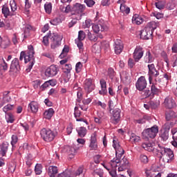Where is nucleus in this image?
Masks as SVG:
<instances>
[{
  "mask_svg": "<svg viewBox=\"0 0 177 177\" xmlns=\"http://www.w3.org/2000/svg\"><path fill=\"white\" fill-rule=\"evenodd\" d=\"M34 47H32V46H29L26 52H21L19 60L21 62L24 59L26 64L30 63L28 68H26L27 73H30V71H31V68H32V66L35 63V57H34Z\"/></svg>",
  "mask_w": 177,
  "mask_h": 177,
  "instance_id": "1",
  "label": "nucleus"
},
{
  "mask_svg": "<svg viewBox=\"0 0 177 177\" xmlns=\"http://www.w3.org/2000/svg\"><path fill=\"white\" fill-rule=\"evenodd\" d=\"M40 135L44 142H52L57 136V131L44 128L40 131Z\"/></svg>",
  "mask_w": 177,
  "mask_h": 177,
  "instance_id": "2",
  "label": "nucleus"
},
{
  "mask_svg": "<svg viewBox=\"0 0 177 177\" xmlns=\"http://www.w3.org/2000/svg\"><path fill=\"white\" fill-rule=\"evenodd\" d=\"M158 133V126L153 125V127L143 130L142 135L143 139H154Z\"/></svg>",
  "mask_w": 177,
  "mask_h": 177,
  "instance_id": "3",
  "label": "nucleus"
},
{
  "mask_svg": "<svg viewBox=\"0 0 177 177\" xmlns=\"http://www.w3.org/2000/svg\"><path fill=\"white\" fill-rule=\"evenodd\" d=\"M49 39L50 41L51 49H56L62 45V39L63 37L57 33H48Z\"/></svg>",
  "mask_w": 177,
  "mask_h": 177,
  "instance_id": "4",
  "label": "nucleus"
},
{
  "mask_svg": "<svg viewBox=\"0 0 177 177\" xmlns=\"http://www.w3.org/2000/svg\"><path fill=\"white\" fill-rule=\"evenodd\" d=\"M115 150V156H116V159L113 158V160H111V167H117V164H120V158L124 156V153H125V151L124 149L122 148L121 145L120 144H118V147Z\"/></svg>",
  "mask_w": 177,
  "mask_h": 177,
  "instance_id": "5",
  "label": "nucleus"
},
{
  "mask_svg": "<svg viewBox=\"0 0 177 177\" xmlns=\"http://www.w3.org/2000/svg\"><path fill=\"white\" fill-rule=\"evenodd\" d=\"M86 6L84 4L80 3H76L72 7V16H75L76 17H81V13L85 11Z\"/></svg>",
  "mask_w": 177,
  "mask_h": 177,
  "instance_id": "6",
  "label": "nucleus"
},
{
  "mask_svg": "<svg viewBox=\"0 0 177 177\" xmlns=\"http://www.w3.org/2000/svg\"><path fill=\"white\" fill-rule=\"evenodd\" d=\"M148 75L149 81L151 82L153 78H157L160 75V71L156 68V65L154 64H148Z\"/></svg>",
  "mask_w": 177,
  "mask_h": 177,
  "instance_id": "7",
  "label": "nucleus"
},
{
  "mask_svg": "<svg viewBox=\"0 0 177 177\" xmlns=\"http://www.w3.org/2000/svg\"><path fill=\"white\" fill-rule=\"evenodd\" d=\"M112 117L111 118V122L117 125L120 121H121V109L116 108L111 111Z\"/></svg>",
  "mask_w": 177,
  "mask_h": 177,
  "instance_id": "8",
  "label": "nucleus"
},
{
  "mask_svg": "<svg viewBox=\"0 0 177 177\" xmlns=\"http://www.w3.org/2000/svg\"><path fill=\"white\" fill-rule=\"evenodd\" d=\"M93 31L95 32V34H98L100 31L103 32V31H107L108 28L106 24H104V21L100 20L97 24H94L92 26Z\"/></svg>",
  "mask_w": 177,
  "mask_h": 177,
  "instance_id": "9",
  "label": "nucleus"
},
{
  "mask_svg": "<svg viewBox=\"0 0 177 177\" xmlns=\"http://www.w3.org/2000/svg\"><path fill=\"white\" fill-rule=\"evenodd\" d=\"M21 70L19 59L15 58L10 64L9 73L11 74H17Z\"/></svg>",
  "mask_w": 177,
  "mask_h": 177,
  "instance_id": "10",
  "label": "nucleus"
},
{
  "mask_svg": "<svg viewBox=\"0 0 177 177\" xmlns=\"http://www.w3.org/2000/svg\"><path fill=\"white\" fill-rule=\"evenodd\" d=\"M147 86V81L146 80V77H145V76L140 77L136 83V89L140 91V92H142V91H145V89H146Z\"/></svg>",
  "mask_w": 177,
  "mask_h": 177,
  "instance_id": "11",
  "label": "nucleus"
},
{
  "mask_svg": "<svg viewBox=\"0 0 177 177\" xmlns=\"http://www.w3.org/2000/svg\"><path fill=\"white\" fill-rule=\"evenodd\" d=\"M84 88L87 95L95 91V83H93V80L91 78L86 79Z\"/></svg>",
  "mask_w": 177,
  "mask_h": 177,
  "instance_id": "12",
  "label": "nucleus"
},
{
  "mask_svg": "<svg viewBox=\"0 0 177 177\" xmlns=\"http://www.w3.org/2000/svg\"><path fill=\"white\" fill-rule=\"evenodd\" d=\"M144 53H145V51L143 50V48L140 46H137L135 48L134 52L133 53V57L134 59V62L138 63V62H139V60H140V59L143 57Z\"/></svg>",
  "mask_w": 177,
  "mask_h": 177,
  "instance_id": "13",
  "label": "nucleus"
},
{
  "mask_svg": "<svg viewBox=\"0 0 177 177\" xmlns=\"http://www.w3.org/2000/svg\"><path fill=\"white\" fill-rule=\"evenodd\" d=\"M59 73V68L56 65L50 66L45 71L46 77H55Z\"/></svg>",
  "mask_w": 177,
  "mask_h": 177,
  "instance_id": "14",
  "label": "nucleus"
},
{
  "mask_svg": "<svg viewBox=\"0 0 177 177\" xmlns=\"http://www.w3.org/2000/svg\"><path fill=\"white\" fill-rule=\"evenodd\" d=\"M164 104L166 109H176V102H175V100L172 98L171 96H168L165 99Z\"/></svg>",
  "mask_w": 177,
  "mask_h": 177,
  "instance_id": "15",
  "label": "nucleus"
},
{
  "mask_svg": "<svg viewBox=\"0 0 177 177\" xmlns=\"http://www.w3.org/2000/svg\"><path fill=\"white\" fill-rule=\"evenodd\" d=\"M140 37L141 39H150V38H153V32L145 26V28L140 31Z\"/></svg>",
  "mask_w": 177,
  "mask_h": 177,
  "instance_id": "16",
  "label": "nucleus"
},
{
  "mask_svg": "<svg viewBox=\"0 0 177 177\" xmlns=\"http://www.w3.org/2000/svg\"><path fill=\"white\" fill-rule=\"evenodd\" d=\"M96 136H97V135L96 134V132H94L91 135V140H90V145H89L90 150L96 151L98 149L97 139L96 138Z\"/></svg>",
  "mask_w": 177,
  "mask_h": 177,
  "instance_id": "17",
  "label": "nucleus"
},
{
  "mask_svg": "<svg viewBox=\"0 0 177 177\" xmlns=\"http://www.w3.org/2000/svg\"><path fill=\"white\" fill-rule=\"evenodd\" d=\"M123 49H124V45H122V41H121V40L120 39H117L115 41V44H114L115 53H116V55H120L121 52H122Z\"/></svg>",
  "mask_w": 177,
  "mask_h": 177,
  "instance_id": "18",
  "label": "nucleus"
},
{
  "mask_svg": "<svg viewBox=\"0 0 177 177\" xmlns=\"http://www.w3.org/2000/svg\"><path fill=\"white\" fill-rule=\"evenodd\" d=\"M100 84L102 88V90L99 91L100 95H106L107 93V83L104 79H101L100 80Z\"/></svg>",
  "mask_w": 177,
  "mask_h": 177,
  "instance_id": "19",
  "label": "nucleus"
},
{
  "mask_svg": "<svg viewBox=\"0 0 177 177\" xmlns=\"http://www.w3.org/2000/svg\"><path fill=\"white\" fill-rule=\"evenodd\" d=\"M154 56L151 54L150 50L147 51L145 57H144V62L145 63L150 64L154 62Z\"/></svg>",
  "mask_w": 177,
  "mask_h": 177,
  "instance_id": "20",
  "label": "nucleus"
},
{
  "mask_svg": "<svg viewBox=\"0 0 177 177\" xmlns=\"http://www.w3.org/2000/svg\"><path fill=\"white\" fill-rule=\"evenodd\" d=\"M8 149H9V143L6 142H3L0 147V153L2 157H5L6 156V153H8Z\"/></svg>",
  "mask_w": 177,
  "mask_h": 177,
  "instance_id": "21",
  "label": "nucleus"
},
{
  "mask_svg": "<svg viewBox=\"0 0 177 177\" xmlns=\"http://www.w3.org/2000/svg\"><path fill=\"white\" fill-rule=\"evenodd\" d=\"M58 169L56 166H50L48 169V174L50 177H56L57 175Z\"/></svg>",
  "mask_w": 177,
  "mask_h": 177,
  "instance_id": "22",
  "label": "nucleus"
},
{
  "mask_svg": "<svg viewBox=\"0 0 177 177\" xmlns=\"http://www.w3.org/2000/svg\"><path fill=\"white\" fill-rule=\"evenodd\" d=\"M53 114H55V110L53 108H50L44 111V117L46 120H50L53 117Z\"/></svg>",
  "mask_w": 177,
  "mask_h": 177,
  "instance_id": "23",
  "label": "nucleus"
},
{
  "mask_svg": "<svg viewBox=\"0 0 177 177\" xmlns=\"http://www.w3.org/2000/svg\"><path fill=\"white\" fill-rule=\"evenodd\" d=\"M1 10L4 17H8V16H15V13L10 12L9 7L6 5L3 6Z\"/></svg>",
  "mask_w": 177,
  "mask_h": 177,
  "instance_id": "24",
  "label": "nucleus"
},
{
  "mask_svg": "<svg viewBox=\"0 0 177 177\" xmlns=\"http://www.w3.org/2000/svg\"><path fill=\"white\" fill-rule=\"evenodd\" d=\"M176 113L174 111H167L165 113V118L167 121H171V120H174V118H176Z\"/></svg>",
  "mask_w": 177,
  "mask_h": 177,
  "instance_id": "25",
  "label": "nucleus"
},
{
  "mask_svg": "<svg viewBox=\"0 0 177 177\" xmlns=\"http://www.w3.org/2000/svg\"><path fill=\"white\" fill-rule=\"evenodd\" d=\"M71 70H73V67L70 64H65L62 67V71L64 74H66V75H67V77H70V73H71Z\"/></svg>",
  "mask_w": 177,
  "mask_h": 177,
  "instance_id": "26",
  "label": "nucleus"
},
{
  "mask_svg": "<svg viewBox=\"0 0 177 177\" xmlns=\"http://www.w3.org/2000/svg\"><path fill=\"white\" fill-rule=\"evenodd\" d=\"M132 21L133 24H137L138 26L142 24L143 23L144 19L142 17L139 16L138 15H133L132 18Z\"/></svg>",
  "mask_w": 177,
  "mask_h": 177,
  "instance_id": "27",
  "label": "nucleus"
},
{
  "mask_svg": "<svg viewBox=\"0 0 177 177\" xmlns=\"http://www.w3.org/2000/svg\"><path fill=\"white\" fill-rule=\"evenodd\" d=\"M159 26L160 24H158V22L151 21L148 23L145 27L151 30V31L153 32V31H154V30H156V28H157Z\"/></svg>",
  "mask_w": 177,
  "mask_h": 177,
  "instance_id": "28",
  "label": "nucleus"
},
{
  "mask_svg": "<svg viewBox=\"0 0 177 177\" xmlns=\"http://www.w3.org/2000/svg\"><path fill=\"white\" fill-rule=\"evenodd\" d=\"M142 147L145 149V150H147V151H154V143L151 142H146L142 144Z\"/></svg>",
  "mask_w": 177,
  "mask_h": 177,
  "instance_id": "29",
  "label": "nucleus"
},
{
  "mask_svg": "<svg viewBox=\"0 0 177 177\" xmlns=\"http://www.w3.org/2000/svg\"><path fill=\"white\" fill-rule=\"evenodd\" d=\"M28 107L30 109L32 113H37L38 112V109H39L38 102H37L35 101H32L29 104Z\"/></svg>",
  "mask_w": 177,
  "mask_h": 177,
  "instance_id": "30",
  "label": "nucleus"
},
{
  "mask_svg": "<svg viewBox=\"0 0 177 177\" xmlns=\"http://www.w3.org/2000/svg\"><path fill=\"white\" fill-rule=\"evenodd\" d=\"M10 46V39L6 38L4 40H1V44L0 48L2 49H6Z\"/></svg>",
  "mask_w": 177,
  "mask_h": 177,
  "instance_id": "31",
  "label": "nucleus"
},
{
  "mask_svg": "<svg viewBox=\"0 0 177 177\" xmlns=\"http://www.w3.org/2000/svg\"><path fill=\"white\" fill-rule=\"evenodd\" d=\"M167 149L162 145L158 144L157 151L158 153H160L161 154L160 158L162 157V156H165V153L167 152Z\"/></svg>",
  "mask_w": 177,
  "mask_h": 177,
  "instance_id": "32",
  "label": "nucleus"
},
{
  "mask_svg": "<svg viewBox=\"0 0 177 177\" xmlns=\"http://www.w3.org/2000/svg\"><path fill=\"white\" fill-rule=\"evenodd\" d=\"M77 132L80 138H85L87 130L86 128L81 127L79 128V129H77Z\"/></svg>",
  "mask_w": 177,
  "mask_h": 177,
  "instance_id": "33",
  "label": "nucleus"
},
{
  "mask_svg": "<svg viewBox=\"0 0 177 177\" xmlns=\"http://www.w3.org/2000/svg\"><path fill=\"white\" fill-rule=\"evenodd\" d=\"M120 9L122 13H125L126 15H129L131 12V9L129 8V7H127V6H125V3H121Z\"/></svg>",
  "mask_w": 177,
  "mask_h": 177,
  "instance_id": "34",
  "label": "nucleus"
},
{
  "mask_svg": "<svg viewBox=\"0 0 177 177\" xmlns=\"http://www.w3.org/2000/svg\"><path fill=\"white\" fill-rule=\"evenodd\" d=\"M160 138H161L162 140L164 142L168 140V138H169V131L165 130L162 131Z\"/></svg>",
  "mask_w": 177,
  "mask_h": 177,
  "instance_id": "35",
  "label": "nucleus"
},
{
  "mask_svg": "<svg viewBox=\"0 0 177 177\" xmlns=\"http://www.w3.org/2000/svg\"><path fill=\"white\" fill-rule=\"evenodd\" d=\"M161 92V90H160L156 85L152 84L151 86V93L152 94V97H154V95H158Z\"/></svg>",
  "mask_w": 177,
  "mask_h": 177,
  "instance_id": "36",
  "label": "nucleus"
},
{
  "mask_svg": "<svg viewBox=\"0 0 177 177\" xmlns=\"http://www.w3.org/2000/svg\"><path fill=\"white\" fill-rule=\"evenodd\" d=\"M44 10L47 15H50L52 13V3L46 2L44 4Z\"/></svg>",
  "mask_w": 177,
  "mask_h": 177,
  "instance_id": "37",
  "label": "nucleus"
},
{
  "mask_svg": "<svg viewBox=\"0 0 177 177\" xmlns=\"http://www.w3.org/2000/svg\"><path fill=\"white\" fill-rule=\"evenodd\" d=\"M176 6H177V1H172L171 2H169L167 4V9H168V10H172L175 9Z\"/></svg>",
  "mask_w": 177,
  "mask_h": 177,
  "instance_id": "38",
  "label": "nucleus"
},
{
  "mask_svg": "<svg viewBox=\"0 0 177 177\" xmlns=\"http://www.w3.org/2000/svg\"><path fill=\"white\" fill-rule=\"evenodd\" d=\"M174 125H175V122H167L163 126V128H164L163 131H167V132H169V129H171V128H172Z\"/></svg>",
  "mask_w": 177,
  "mask_h": 177,
  "instance_id": "39",
  "label": "nucleus"
},
{
  "mask_svg": "<svg viewBox=\"0 0 177 177\" xmlns=\"http://www.w3.org/2000/svg\"><path fill=\"white\" fill-rule=\"evenodd\" d=\"M87 37L92 42H96L97 41V35L91 34L89 30H87Z\"/></svg>",
  "mask_w": 177,
  "mask_h": 177,
  "instance_id": "40",
  "label": "nucleus"
},
{
  "mask_svg": "<svg viewBox=\"0 0 177 177\" xmlns=\"http://www.w3.org/2000/svg\"><path fill=\"white\" fill-rule=\"evenodd\" d=\"M31 30H32V26H31L30 25H27L25 27L24 38L26 39L27 38V37L30 36V31H31Z\"/></svg>",
  "mask_w": 177,
  "mask_h": 177,
  "instance_id": "41",
  "label": "nucleus"
},
{
  "mask_svg": "<svg viewBox=\"0 0 177 177\" xmlns=\"http://www.w3.org/2000/svg\"><path fill=\"white\" fill-rule=\"evenodd\" d=\"M35 172L36 175H41L42 174V165L37 164L35 167Z\"/></svg>",
  "mask_w": 177,
  "mask_h": 177,
  "instance_id": "42",
  "label": "nucleus"
},
{
  "mask_svg": "<svg viewBox=\"0 0 177 177\" xmlns=\"http://www.w3.org/2000/svg\"><path fill=\"white\" fill-rule=\"evenodd\" d=\"M10 6L11 8L12 13H15V12L17 10V4L16 3V1H15V0H11L10 1Z\"/></svg>",
  "mask_w": 177,
  "mask_h": 177,
  "instance_id": "43",
  "label": "nucleus"
},
{
  "mask_svg": "<svg viewBox=\"0 0 177 177\" xmlns=\"http://www.w3.org/2000/svg\"><path fill=\"white\" fill-rule=\"evenodd\" d=\"M6 118L7 120V122H10V124H13L15 121V117L13 114L11 113H6Z\"/></svg>",
  "mask_w": 177,
  "mask_h": 177,
  "instance_id": "44",
  "label": "nucleus"
},
{
  "mask_svg": "<svg viewBox=\"0 0 177 177\" xmlns=\"http://www.w3.org/2000/svg\"><path fill=\"white\" fill-rule=\"evenodd\" d=\"M131 142H133V143H138L140 141V138L138 136H136L135 133H132L130 137Z\"/></svg>",
  "mask_w": 177,
  "mask_h": 177,
  "instance_id": "45",
  "label": "nucleus"
},
{
  "mask_svg": "<svg viewBox=\"0 0 177 177\" xmlns=\"http://www.w3.org/2000/svg\"><path fill=\"white\" fill-rule=\"evenodd\" d=\"M143 96L144 97H145V99H147V97H149V99H153V95L151 94V91L149 89H145L144 91Z\"/></svg>",
  "mask_w": 177,
  "mask_h": 177,
  "instance_id": "46",
  "label": "nucleus"
},
{
  "mask_svg": "<svg viewBox=\"0 0 177 177\" xmlns=\"http://www.w3.org/2000/svg\"><path fill=\"white\" fill-rule=\"evenodd\" d=\"M155 6L157 8V9H159L160 10H161L162 9H164L165 8V2L158 1L155 3Z\"/></svg>",
  "mask_w": 177,
  "mask_h": 177,
  "instance_id": "47",
  "label": "nucleus"
},
{
  "mask_svg": "<svg viewBox=\"0 0 177 177\" xmlns=\"http://www.w3.org/2000/svg\"><path fill=\"white\" fill-rule=\"evenodd\" d=\"M73 20L68 23V27L69 28H71V27H74V26H75V24H77V20H78L80 19V17H73Z\"/></svg>",
  "mask_w": 177,
  "mask_h": 177,
  "instance_id": "48",
  "label": "nucleus"
},
{
  "mask_svg": "<svg viewBox=\"0 0 177 177\" xmlns=\"http://www.w3.org/2000/svg\"><path fill=\"white\" fill-rule=\"evenodd\" d=\"M68 52H70V48H68V46H64V48L62 50V53H61V55H59L61 58L64 57L65 56L67 55V53H68Z\"/></svg>",
  "mask_w": 177,
  "mask_h": 177,
  "instance_id": "49",
  "label": "nucleus"
},
{
  "mask_svg": "<svg viewBox=\"0 0 177 177\" xmlns=\"http://www.w3.org/2000/svg\"><path fill=\"white\" fill-rule=\"evenodd\" d=\"M13 109H15V105L7 104L3 108V111L6 113L8 111H11V110H13Z\"/></svg>",
  "mask_w": 177,
  "mask_h": 177,
  "instance_id": "50",
  "label": "nucleus"
},
{
  "mask_svg": "<svg viewBox=\"0 0 177 177\" xmlns=\"http://www.w3.org/2000/svg\"><path fill=\"white\" fill-rule=\"evenodd\" d=\"M86 34L83 30H80L78 32L77 40L84 41L85 39Z\"/></svg>",
  "mask_w": 177,
  "mask_h": 177,
  "instance_id": "51",
  "label": "nucleus"
},
{
  "mask_svg": "<svg viewBox=\"0 0 177 177\" xmlns=\"http://www.w3.org/2000/svg\"><path fill=\"white\" fill-rule=\"evenodd\" d=\"M68 153L70 156H75L77 153V149L75 147H68Z\"/></svg>",
  "mask_w": 177,
  "mask_h": 177,
  "instance_id": "52",
  "label": "nucleus"
},
{
  "mask_svg": "<svg viewBox=\"0 0 177 177\" xmlns=\"http://www.w3.org/2000/svg\"><path fill=\"white\" fill-rule=\"evenodd\" d=\"M165 155L168 156L171 160H174V151L171 149H167Z\"/></svg>",
  "mask_w": 177,
  "mask_h": 177,
  "instance_id": "53",
  "label": "nucleus"
},
{
  "mask_svg": "<svg viewBox=\"0 0 177 177\" xmlns=\"http://www.w3.org/2000/svg\"><path fill=\"white\" fill-rule=\"evenodd\" d=\"M1 67L4 71H8V63L5 61L3 58H2V62L0 64Z\"/></svg>",
  "mask_w": 177,
  "mask_h": 177,
  "instance_id": "54",
  "label": "nucleus"
},
{
  "mask_svg": "<svg viewBox=\"0 0 177 177\" xmlns=\"http://www.w3.org/2000/svg\"><path fill=\"white\" fill-rule=\"evenodd\" d=\"M84 3H86L88 8H93L95 2L93 0H84Z\"/></svg>",
  "mask_w": 177,
  "mask_h": 177,
  "instance_id": "55",
  "label": "nucleus"
},
{
  "mask_svg": "<svg viewBox=\"0 0 177 177\" xmlns=\"http://www.w3.org/2000/svg\"><path fill=\"white\" fill-rule=\"evenodd\" d=\"M149 104L151 109H156L157 107H158V106H160V102L150 101Z\"/></svg>",
  "mask_w": 177,
  "mask_h": 177,
  "instance_id": "56",
  "label": "nucleus"
},
{
  "mask_svg": "<svg viewBox=\"0 0 177 177\" xmlns=\"http://www.w3.org/2000/svg\"><path fill=\"white\" fill-rule=\"evenodd\" d=\"M145 174L147 177H152L154 176V171L153 169H145Z\"/></svg>",
  "mask_w": 177,
  "mask_h": 177,
  "instance_id": "57",
  "label": "nucleus"
},
{
  "mask_svg": "<svg viewBox=\"0 0 177 177\" xmlns=\"http://www.w3.org/2000/svg\"><path fill=\"white\" fill-rule=\"evenodd\" d=\"M8 171L11 173L13 174L15 171H16V165L15 163L10 164L8 165Z\"/></svg>",
  "mask_w": 177,
  "mask_h": 177,
  "instance_id": "58",
  "label": "nucleus"
},
{
  "mask_svg": "<svg viewBox=\"0 0 177 177\" xmlns=\"http://www.w3.org/2000/svg\"><path fill=\"white\" fill-rule=\"evenodd\" d=\"M74 115L76 118H80V117H81V111H80L77 106L75 107Z\"/></svg>",
  "mask_w": 177,
  "mask_h": 177,
  "instance_id": "59",
  "label": "nucleus"
},
{
  "mask_svg": "<svg viewBox=\"0 0 177 177\" xmlns=\"http://www.w3.org/2000/svg\"><path fill=\"white\" fill-rule=\"evenodd\" d=\"M140 161L144 164H147L149 162V158L146 155H141L140 156Z\"/></svg>",
  "mask_w": 177,
  "mask_h": 177,
  "instance_id": "60",
  "label": "nucleus"
},
{
  "mask_svg": "<svg viewBox=\"0 0 177 177\" xmlns=\"http://www.w3.org/2000/svg\"><path fill=\"white\" fill-rule=\"evenodd\" d=\"M92 175H93L94 176L97 175L100 177H103V173L102 172V171L97 169L93 171Z\"/></svg>",
  "mask_w": 177,
  "mask_h": 177,
  "instance_id": "61",
  "label": "nucleus"
},
{
  "mask_svg": "<svg viewBox=\"0 0 177 177\" xmlns=\"http://www.w3.org/2000/svg\"><path fill=\"white\" fill-rule=\"evenodd\" d=\"M108 75L110 78H113V77L115 75V72H114V69H113V68H109Z\"/></svg>",
  "mask_w": 177,
  "mask_h": 177,
  "instance_id": "62",
  "label": "nucleus"
},
{
  "mask_svg": "<svg viewBox=\"0 0 177 177\" xmlns=\"http://www.w3.org/2000/svg\"><path fill=\"white\" fill-rule=\"evenodd\" d=\"M82 68V64L81 62H77L75 66L76 73H81Z\"/></svg>",
  "mask_w": 177,
  "mask_h": 177,
  "instance_id": "63",
  "label": "nucleus"
},
{
  "mask_svg": "<svg viewBox=\"0 0 177 177\" xmlns=\"http://www.w3.org/2000/svg\"><path fill=\"white\" fill-rule=\"evenodd\" d=\"M18 140H19V138L16 135H12V140H11L12 146H13L14 145H16V143H17Z\"/></svg>",
  "mask_w": 177,
  "mask_h": 177,
  "instance_id": "64",
  "label": "nucleus"
}]
</instances>
